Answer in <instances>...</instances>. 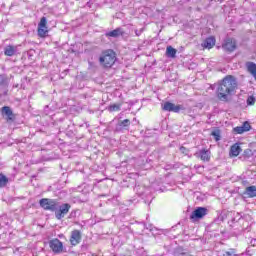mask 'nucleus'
I'll return each instance as SVG.
<instances>
[{"mask_svg":"<svg viewBox=\"0 0 256 256\" xmlns=\"http://www.w3.org/2000/svg\"><path fill=\"white\" fill-rule=\"evenodd\" d=\"M237 89V79L229 75L226 76L217 88V97L220 101H227L229 95L235 93Z\"/></svg>","mask_w":256,"mask_h":256,"instance_id":"obj_1","label":"nucleus"},{"mask_svg":"<svg viewBox=\"0 0 256 256\" xmlns=\"http://www.w3.org/2000/svg\"><path fill=\"white\" fill-rule=\"evenodd\" d=\"M117 57L115 56V52L113 50H106L102 53V57H100L99 61L103 67H113L115 65V61Z\"/></svg>","mask_w":256,"mask_h":256,"instance_id":"obj_2","label":"nucleus"},{"mask_svg":"<svg viewBox=\"0 0 256 256\" xmlns=\"http://www.w3.org/2000/svg\"><path fill=\"white\" fill-rule=\"evenodd\" d=\"M39 203H40V207H42L44 211L55 212L59 207V202L55 199L44 198V199H41Z\"/></svg>","mask_w":256,"mask_h":256,"instance_id":"obj_3","label":"nucleus"},{"mask_svg":"<svg viewBox=\"0 0 256 256\" xmlns=\"http://www.w3.org/2000/svg\"><path fill=\"white\" fill-rule=\"evenodd\" d=\"M71 210V204L69 203H63V204H59L58 202V207L55 210V217L56 219H63L65 217V215H67V213H69V211Z\"/></svg>","mask_w":256,"mask_h":256,"instance_id":"obj_4","label":"nucleus"},{"mask_svg":"<svg viewBox=\"0 0 256 256\" xmlns=\"http://www.w3.org/2000/svg\"><path fill=\"white\" fill-rule=\"evenodd\" d=\"M49 247L56 255H61V253H65V247H63V242H61V240L57 238L49 241Z\"/></svg>","mask_w":256,"mask_h":256,"instance_id":"obj_5","label":"nucleus"},{"mask_svg":"<svg viewBox=\"0 0 256 256\" xmlns=\"http://www.w3.org/2000/svg\"><path fill=\"white\" fill-rule=\"evenodd\" d=\"M207 208L205 207H197L190 215V221H199V219H203L205 215H207Z\"/></svg>","mask_w":256,"mask_h":256,"instance_id":"obj_6","label":"nucleus"},{"mask_svg":"<svg viewBox=\"0 0 256 256\" xmlns=\"http://www.w3.org/2000/svg\"><path fill=\"white\" fill-rule=\"evenodd\" d=\"M222 48L224 51H228V53H233L237 49V42L233 38H227L222 44Z\"/></svg>","mask_w":256,"mask_h":256,"instance_id":"obj_7","label":"nucleus"},{"mask_svg":"<svg viewBox=\"0 0 256 256\" xmlns=\"http://www.w3.org/2000/svg\"><path fill=\"white\" fill-rule=\"evenodd\" d=\"M49 33L47 30V18L42 17L38 24V35L39 37H45Z\"/></svg>","mask_w":256,"mask_h":256,"instance_id":"obj_8","label":"nucleus"},{"mask_svg":"<svg viewBox=\"0 0 256 256\" xmlns=\"http://www.w3.org/2000/svg\"><path fill=\"white\" fill-rule=\"evenodd\" d=\"M183 109V106L181 105H175L171 102H166L163 105V110L164 111H172L173 113H179V111H181Z\"/></svg>","mask_w":256,"mask_h":256,"instance_id":"obj_9","label":"nucleus"},{"mask_svg":"<svg viewBox=\"0 0 256 256\" xmlns=\"http://www.w3.org/2000/svg\"><path fill=\"white\" fill-rule=\"evenodd\" d=\"M251 130V124L249 122H244L241 126L235 127L233 129L234 133H237L238 135H242V133H247V131Z\"/></svg>","mask_w":256,"mask_h":256,"instance_id":"obj_10","label":"nucleus"},{"mask_svg":"<svg viewBox=\"0 0 256 256\" xmlns=\"http://www.w3.org/2000/svg\"><path fill=\"white\" fill-rule=\"evenodd\" d=\"M71 245H79L81 243V231L73 230L70 237Z\"/></svg>","mask_w":256,"mask_h":256,"instance_id":"obj_11","label":"nucleus"},{"mask_svg":"<svg viewBox=\"0 0 256 256\" xmlns=\"http://www.w3.org/2000/svg\"><path fill=\"white\" fill-rule=\"evenodd\" d=\"M122 35H125V31H123V28H116L106 33V37H113L114 39H117V37H122Z\"/></svg>","mask_w":256,"mask_h":256,"instance_id":"obj_12","label":"nucleus"},{"mask_svg":"<svg viewBox=\"0 0 256 256\" xmlns=\"http://www.w3.org/2000/svg\"><path fill=\"white\" fill-rule=\"evenodd\" d=\"M15 53H17V46L8 45L4 49V55H6L7 57H13Z\"/></svg>","mask_w":256,"mask_h":256,"instance_id":"obj_13","label":"nucleus"},{"mask_svg":"<svg viewBox=\"0 0 256 256\" xmlns=\"http://www.w3.org/2000/svg\"><path fill=\"white\" fill-rule=\"evenodd\" d=\"M203 47H205V49H213V47H215V38L214 37L206 38V40L204 41Z\"/></svg>","mask_w":256,"mask_h":256,"instance_id":"obj_14","label":"nucleus"},{"mask_svg":"<svg viewBox=\"0 0 256 256\" xmlns=\"http://www.w3.org/2000/svg\"><path fill=\"white\" fill-rule=\"evenodd\" d=\"M199 157L201 161H209L211 159V152L209 150H200Z\"/></svg>","mask_w":256,"mask_h":256,"instance_id":"obj_15","label":"nucleus"},{"mask_svg":"<svg viewBox=\"0 0 256 256\" xmlns=\"http://www.w3.org/2000/svg\"><path fill=\"white\" fill-rule=\"evenodd\" d=\"M2 115H6V117H8V119H13V110H11V108L9 106H4L2 107L1 110Z\"/></svg>","mask_w":256,"mask_h":256,"instance_id":"obj_16","label":"nucleus"},{"mask_svg":"<svg viewBox=\"0 0 256 256\" xmlns=\"http://www.w3.org/2000/svg\"><path fill=\"white\" fill-rule=\"evenodd\" d=\"M239 153H241V146L234 144L230 149V155L232 157H238Z\"/></svg>","mask_w":256,"mask_h":256,"instance_id":"obj_17","label":"nucleus"},{"mask_svg":"<svg viewBox=\"0 0 256 256\" xmlns=\"http://www.w3.org/2000/svg\"><path fill=\"white\" fill-rule=\"evenodd\" d=\"M166 55L171 59H175L177 55V49L173 48L172 46H167L166 48Z\"/></svg>","mask_w":256,"mask_h":256,"instance_id":"obj_18","label":"nucleus"},{"mask_svg":"<svg viewBox=\"0 0 256 256\" xmlns=\"http://www.w3.org/2000/svg\"><path fill=\"white\" fill-rule=\"evenodd\" d=\"M9 183V178L5 176V174L0 173V189H3V187H7Z\"/></svg>","mask_w":256,"mask_h":256,"instance_id":"obj_19","label":"nucleus"},{"mask_svg":"<svg viewBox=\"0 0 256 256\" xmlns=\"http://www.w3.org/2000/svg\"><path fill=\"white\" fill-rule=\"evenodd\" d=\"M129 125H131V120H129V119H125L118 123L119 129H127V127H129Z\"/></svg>","mask_w":256,"mask_h":256,"instance_id":"obj_20","label":"nucleus"},{"mask_svg":"<svg viewBox=\"0 0 256 256\" xmlns=\"http://www.w3.org/2000/svg\"><path fill=\"white\" fill-rule=\"evenodd\" d=\"M253 197H256V193H243L240 194V198L244 201H247V199H253Z\"/></svg>","mask_w":256,"mask_h":256,"instance_id":"obj_21","label":"nucleus"},{"mask_svg":"<svg viewBox=\"0 0 256 256\" xmlns=\"http://www.w3.org/2000/svg\"><path fill=\"white\" fill-rule=\"evenodd\" d=\"M108 111L114 112V111H121V104H112L108 107Z\"/></svg>","mask_w":256,"mask_h":256,"instance_id":"obj_22","label":"nucleus"},{"mask_svg":"<svg viewBox=\"0 0 256 256\" xmlns=\"http://www.w3.org/2000/svg\"><path fill=\"white\" fill-rule=\"evenodd\" d=\"M0 85H9V78H7V75H0Z\"/></svg>","mask_w":256,"mask_h":256,"instance_id":"obj_23","label":"nucleus"},{"mask_svg":"<svg viewBox=\"0 0 256 256\" xmlns=\"http://www.w3.org/2000/svg\"><path fill=\"white\" fill-rule=\"evenodd\" d=\"M222 256H237V255L235 254V250L231 249L229 251L223 252Z\"/></svg>","mask_w":256,"mask_h":256,"instance_id":"obj_24","label":"nucleus"},{"mask_svg":"<svg viewBox=\"0 0 256 256\" xmlns=\"http://www.w3.org/2000/svg\"><path fill=\"white\" fill-rule=\"evenodd\" d=\"M245 193H256V186L247 187Z\"/></svg>","mask_w":256,"mask_h":256,"instance_id":"obj_25","label":"nucleus"},{"mask_svg":"<svg viewBox=\"0 0 256 256\" xmlns=\"http://www.w3.org/2000/svg\"><path fill=\"white\" fill-rule=\"evenodd\" d=\"M247 105H255V98L253 96L247 98Z\"/></svg>","mask_w":256,"mask_h":256,"instance_id":"obj_26","label":"nucleus"},{"mask_svg":"<svg viewBox=\"0 0 256 256\" xmlns=\"http://www.w3.org/2000/svg\"><path fill=\"white\" fill-rule=\"evenodd\" d=\"M180 151L181 153H183L184 155H187V153H189V150L183 146L180 147Z\"/></svg>","mask_w":256,"mask_h":256,"instance_id":"obj_27","label":"nucleus"},{"mask_svg":"<svg viewBox=\"0 0 256 256\" xmlns=\"http://www.w3.org/2000/svg\"><path fill=\"white\" fill-rule=\"evenodd\" d=\"M142 32H143V30H140V31L136 30V31H135L136 36L139 37V35H141Z\"/></svg>","mask_w":256,"mask_h":256,"instance_id":"obj_28","label":"nucleus"},{"mask_svg":"<svg viewBox=\"0 0 256 256\" xmlns=\"http://www.w3.org/2000/svg\"><path fill=\"white\" fill-rule=\"evenodd\" d=\"M203 199H205V194H202L201 201H203Z\"/></svg>","mask_w":256,"mask_h":256,"instance_id":"obj_29","label":"nucleus"},{"mask_svg":"<svg viewBox=\"0 0 256 256\" xmlns=\"http://www.w3.org/2000/svg\"><path fill=\"white\" fill-rule=\"evenodd\" d=\"M82 203L85 201V200H80Z\"/></svg>","mask_w":256,"mask_h":256,"instance_id":"obj_30","label":"nucleus"},{"mask_svg":"<svg viewBox=\"0 0 256 256\" xmlns=\"http://www.w3.org/2000/svg\"><path fill=\"white\" fill-rule=\"evenodd\" d=\"M15 87H19V85H15Z\"/></svg>","mask_w":256,"mask_h":256,"instance_id":"obj_31","label":"nucleus"}]
</instances>
